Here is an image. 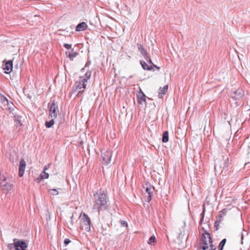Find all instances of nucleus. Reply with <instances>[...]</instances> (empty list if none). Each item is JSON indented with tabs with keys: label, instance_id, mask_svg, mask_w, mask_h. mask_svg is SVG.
Listing matches in <instances>:
<instances>
[{
	"label": "nucleus",
	"instance_id": "nucleus-1",
	"mask_svg": "<svg viewBox=\"0 0 250 250\" xmlns=\"http://www.w3.org/2000/svg\"><path fill=\"white\" fill-rule=\"evenodd\" d=\"M94 202L93 209L98 211L100 214V210L107 208V196L104 190H100L94 193Z\"/></svg>",
	"mask_w": 250,
	"mask_h": 250
},
{
	"label": "nucleus",
	"instance_id": "nucleus-2",
	"mask_svg": "<svg viewBox=\"0 0 250 250\" xmlns=\"http://www.w3.org/2000/svg\"><path fill=\"white\" fill-rule=\"evenodd\" d=\"M231 160H229L228 157L225 159L223 158L222 159H217L215 161L214 169L216 173L222 172L221 169L222 167L225 168L229 167L230 164Z\"/></svg>",
	"mask_w": 250,
	"mask_h": 250
},
{
	"label": "nucleus",
	"instance_id": "nucleus-3",
	"mask_svg": "<svg viewBox=\"0 0 250 250\" xmlns=\"http://www.w3.org/2000/svg\"><path fill=\"white\" fill-rule=\"evenodd\" d=\"M80 219L81 228L87 232L90 231L91 224L88 216L85 213H81L80 216Z\"/></svg>",
	"mask_w": 250,
	"mask_h": 250
},
{
	"label": "nucleus",
	"instance_id": "nucleus-4",
	"mask_svg": "<svg viewBox=\"0 0 250 250\" xmlns=\"http://www.w3.org/2000/svg\"><path fill=\"white\" fill-rule=\"evenodd\" d=\"M0 186L3 192H7L11 190L13 184L10 179H7L3 175L0 176Z\"/></svg>",
	"mask_w": 250,
	"mask_h": 250
},
{
	"label": "nucleus",
	"instance_id": "nucleus-5",
	"mask_svg": "<svg viewBox=\"0 0 250 250\" xmlns=\"http://www.w3.org/2000/svg\"><path fill=\"white\" fill-rule=\"evenodd\" d=\"M203 237H207L208 240H205V242L201 246L203 250H215L214 245L212 244V241L210 235L208 232H205L203 234Z\"/></svg>",
	"mask_w": 250,
	"mask_h": 250
},
{
	"label": "nucleus",
	"instance_id": "nucleus-6",
	"mask_svg": "<svg viewBox=\"0 0 250 250\" xmlns=\"http://www.w3.org/2000/svg\"><path fill=\"white\" fill-rule=\"evenodd\" d=\"M86 79H81L80 77L79 80L76 83V89L78 91V94L83 92L84 89L86 88Z\"/></svg>",
	"mask_w": 250,
	"mask_h": 250
},
{
	"label": "nucleus",
	"instance_id": "nucleus-7",
	"mask_svg": "<svg viewBox=\"0 0 250 250\" xmlns=\"http://www.w3.org/2000/svg\"><path fill=\"white\" fill-rule=\"evenodd\" d=\"M101 156L102 158V163L104 165H107L110 162L112 152L109 150H104L102 151Z\"/></svg>",
	"mask_w": 250,
	"mask_h": 250
},
{
	"label": "nucleus",
	"instance_id": "nucleus-8",
	"mask_svg": "<svg viewBox=\"0 0 250 250\" xmlns=\"http://www.w3.org/2000/svg\"><path fill=\"white\" fill-rule=\"evenodd\" d=\"M14 247L16 250H26L28 244L23 240H18L17 239H14Z\"/></svg>",
	"mask_w": 250,
	"mask_h": 250
},
{
	"label": "nucleus",
	"instance_id": "nucleus-9",
	"mask_svg": "<svg viewBox=\"0 0 250 250\" xmlns=\"http://www.w3.org/2000/svg\"><path fill=\"white\" fill-rule=\"evenodd\" d=\"M0 102L2 104L3 109L9 110H13L14 105L12 102L9 101L4 96H3Z\"/></svg>",
	"mask_w": 250,
	"mask_h": 250
},
{
	"label": "nucleus",
	"instance_id": "nucleus-10",
	"mask_svg": "<svg viewBox=\"0 0 250 250\" xmlns=\"http://www.w3.org/2000/svg\"><path fill=\"white\" fill-rule=\"evenodd\" d=\"M244 95V92L241 89H238L230 93L231 98L235 101L240 99Z\"/></svg>",
	"mask_w": 250,
	"mask_h": 250
},
{
	"label": "nucleus",
	"instance_id": "nucleus-11",
	"mask_svg": "<svg viewBox=\"0 0 250 250\" xmlns=\"http://www.w3.org/2000/svg\"><path fill=\"white\" fill-rule=\"evenodd\" d=\"M58 110V105L56 104L55 101H53L49 108V116H51L52 118H56L57 116Z\"/></svg>",
	"mask_w": 250,
	"mask_h": 250
},
{
	"label": "nucleus",
	"instance_id": "nucleus-12",
	"mask_svg": "<svg viewBox=\"0 0 250 250\" xmlns=\"http://www.w3.org/2000/svg\"><path fill=\"white\" fill-rule=\"evenodd\" d=\"M154 189V187L150 185L146 187V194H147V199L146 201L147 202H149L151 200L152 197L153 196Z\"/></svg>",
	"mask_w": 250,
	"mask_h": 250
},
{
	"label": "nucleus",
	"instance_id": "nucleus-13",
	"mask_svg": "<svg viewBox=\"0 0 250 250\" xmlns=\"http://www.w3.org/2000/svg\"><path fill=\"white\" fill-rule=\"evenodd\" d=\"M26 167V163L23 159L20 160L19 168V176L21 177L24 174L25 168Z\"/></svg>",
	"mask_w": 250,
	"mask_h": 250
},
{
	"label": "nucleus",
	"instance_id": "nucleus-14",
	"mask_svg": "<svg viewBox=\"0 0 250 250\" xmlns=\"http://www.w3.org/2000/svg\"><path fill=\"white\" fill-rule=\"evenodd\" d=\"M109 230V225L108 224H103L98 229L99 233L102 234L103 235H106Z\"/></svg>",
	"mask_w": 250,
	"mask_h": 250
},
{
	"label": "nucleus",
	"instance_id": "nucleus-15",
	"mask_svg": "<svg viewBox=\"0 0 250 250\" xmlns=\"http://www.w3.org/2000/svg\"><path fill=\"white\" fill-rule=\"evenodd\" d=\"M138 103L139 104H143V103H146V96L140 89L137 95Z\"/></svg>",
	"mask_w": 250,
	"mask_h": 250
},
{
	"label": "nucleus",
	"instance_id": "nucleus-16",
	"mask_svg": "<svg viewBox=\"0 0 250 250\" xmlns=\"http://www.w3.org/2000/svg\"><path fill=\"white\" fill-rule=\"evenodd\" d=\"M13 68V62L12 61H9L7 62L3 66V69L5 70V73L7 74L10 73Z\"/></svg>",
	"mask_w": 250,
	"mask_h": 250
},
{
	"label": "nucleus",
	"instance_id": "nucleus-17",
	"mask_svg": "<svg viewBox=\"0 0 250 250\" xmlns=\"http://www.w3.org/2000/svg\"><path fill=\"white\" fill-rule=\"evenodd\" d=\"M87 27L88 26L85 22H82L77 25L75 30L78 32L84 31L87 29Z\"/></svg>",
	"mask_w": 250,
	"mask_h": 250
},
{
	"label": "nucleus",
	"instance_id": "nucleus-18",
	"mask_svg": "<svg viewBox=\"0 0 250 250\" xmlns=\"http://www.w3.org/2000/svg\"><path fill=\"white\" fill-rule=\"evenodd\" d=\"M138 50L140 52L141 54L143 56L144 58H147L148 54L142 45L141 44H137Z\"/></svg>",
	"mask_w": 250,
	"mask_h": 250
},
{
	"label": "nucleus",
	"instance_id": "nucleus-19",
	"mask_svg": "<svg viewBox=\"0 0 250 250\" xmlns=\"http://www.w3.org/2000/svg\"><path fill=\"white\" fill-rule=\"evenodd\" d=\"M73 50L74 49H73L71 51L66 52V54L68 55V57L71 60H73L74 58H75L78 54V53L74 52Z\"/></svg>",
	"mask_w": 250,
	"mask_h": 250
},
{
	"label": "nucleus",
	"instance_id": "nucleus-20",
	"mask_svg": "<svg viewBox=\"0 0 250 250\" xmlns=\"http://www.w3.org/2000/svg\"><path fill=\"white\" fill-rule=\"evenodd\" d=\"M140 64L144 70H151L152 69V66H148V65L144 61H141Z\"/></svg>",
	"mask_w": 250,
	"mask_h": 250
},
{
	"label": "nucleus",
	"instance_id": "nucleus-21",
	"mask_svg": "<svg viewBox=\"0 0 250 250\" xmlns=\"http://www.w3.org/2000/svg\"><path fill=\"white\" fill-rule=\"evenodd\" d=\"M243 146L245 147H247V151L250 152V137H248L246 139L243 144Z\"/></svg>",
	"mask_w": 250,
	"mask_h": 250
},
{
	"label": "nucleus",
	"instance_id": "nucleus-22",
	"mask_svg": "<svg viewBox=\"0 0 250 250\" xmlns=\"http://www.w3.org/2000/svg\"><path fill=\"white\" fill-rule=\"evenodd\" d=\"M49 177L48 173H46L45 171H43L40 175V177L37 178V180L38 181H40L41 180L47 179Z\"/></svg>",
	"mask_w": 250,
	"mask_h": 250
},
{
	"label": "nucleus",
	"instance_id": "nucleus-23",
	"mask_svg": "<svg viewBox=\"0 0 250 250\" xmlns=\"http://www.w3.org/2000/svg\"><path fill=\"white\" fill-rule=\"evenodd\" d=\"M168 141V132L167 131H164L163 133L162 141L167 143Z\"/></svg>",
	"mask_w": 250,
	"mask_h": 250
},
{
	"label": "nucleus",
	"instance_id": "nucleus-24",
	"mask_svg": "<svg viewBox=\"0 0 250 250\" xmlns=\"http://www.w3.org/2000/svg\"><path fill=\"white\" fill-rule=\"evenodd\" d=\"M168 89V85H166L163 88L160 87L159 89V95L165 94Z\"/></svg>",
	"mask_w": 250,
	"mask_h": 250
},
{
	"label": "nucleus",
	"instance_id": "nucleus-25",
	"mask_svg": "<svg viewBox=\"0 0 250 250\" xmlns=\"http://www.w3.org/2000/svg\"><path fill=\"white\" fill-rule=\"evenodd\" d=\"M14 120H15V122L17 123L16 125L17 127L21 126L22 125V123L21 122L20 117H19L18 116H15Z\"/></svg>",
	"mask_w": 250,
	"mask_h": 250
},
{
	"label": "nucleus",
	"instance_id": "nucleus-26",
	"mask_svg": "<svg viewBox=\"0 0 250 250\" xmlns=\"http://www.w3.org/2000/svg\"><path fill=\"white\" fill-rule=\"evenodd\" d=\"M54 118H52L50 121H46L45 124V126L47 128L51 127L54 124Z\"/></svg>",
	"mask_w": 250,
	"mask_h": 250
},
{
	"label": "nucleus",
	"instance_id": "nucleus-27",
	"mask_svg": "<svg viewBox=\"0 0 250 250\" xmlns=\"http://www.w3.org/2000/svg\"><path fill=\"white\" fill-rule=\"evenodd\" d=\"M156 242V238L154 236H151L148 241V244L151 245H154Z\"/></svg>",
	"mask_w": 250,
	"mask_h": 250
},
{
	"label": "nucleus",
	"instance_id": "nucleus-28",
	"mask_svg": "<svg viewBox=\"0 0 250 250\" xmlns=\"http://www.w3.org/2000/svg\"><path fill=\"white\" fill-rule=\"evenodd\" d=\"M226 243V239H223L219 245V250H222Z\"/></svg>",
	"mask_w": 250,
	"mask_h": 250
},
{
	"label": "nucleus",
	"instance_id": "nucleus-29",
	"mask_svg": "<svg viewBox=\"0 0 250 250\" xmlns=\"http://www.w3.org/2000/svg\"><path fill=\"white\" fill-rule=\"evenodd\" d=\"M91 73L90 71H87L86 72L84 77H81V79H86V82H87V80L90 78Z\"/></svg>",
	"mask_w": 250,
	"mask_h": 250
},
{
	"label": "nucleus",
	"instance_id": "nucleus-30",
	"mask_svg": "<svg viewBox=\"0 0 250 250\" xmlns=\"http://www.w3.org/2000/svg\"><path fill=\"white\" fill-rule=\"evenodd\" d=\"M49 192L53 195H57L59 194V192L55 188L50 189Z\"/></svg>",
	"mask_w": 250,
	"mask_h": 250
},
{
	"label": "nucleus",
	"instance_id": "nucleus-31",
	"mask_svg": "<svg viewBox=\"0 0 250 250\" xmlns=\"http://www.w3.org/2000/svg\"><path fill=\"white\" fill-rule=\"evenodd\" d=\"M224 216L222 215L221 213H219L218 214L217 217V220L216 221H219V222L221 223V222L222 221V218Z\"/></svg>",
	"mask_w": 250,
	"mask_h": 250
},
{
	"label": "nucleus",
	"instance_id": "nucleus-32",
	"mask_svg": "<svg viewBox=\"0 0 250 250\" xmlns=\"http://www.w3.org/2000/svg\"><path fill=\"white\" fill-rule=\"evenodd\" d=\"M228 209L227 208H224L221 211H220L219 213H221L222 215L225 216L226 215V213L228 211Z\"/></svg>",
	"mask_w": 250,
	"mask_h": 250
},
{
	"label": "nucleus",
	"instance_id": "nucleus-33",
	"mask_svg": "<svg viewBox=\"0 0 250 250\" xmlns=\"http://www.w3.org/2000/svg\"><path fill=\"white\" fill-rule=\"evenodd\" d=\"M63 46L67 49H70L71 48L72 44H68V43H64L63 45Z\"/></svg>",
	"mask_w": 250,
	"mask_h": 250
},
{
	"label": "nucleus",
	"instance_id": "nucleus-34",
	"mask_svg": "<svg viewBox=\"0 0 250 250\" xmlns=\"http://www.w3.org/2000/svg\"><path fill=\"white\" fill-rule=\"evenodd\" d=\"M220 222H219V221H216L214 223V228H216V230L218 229V227L220 225Z\"/></svg>",
	"mask_w": 250,
	"mask_h": 250
},
{
	"label": "nucleus",
	"instance_id": "nucleus-35",
	"mask_svg": "<svg viewBox=\"0 0 250 250\" xmlns=\"http://www.w3.org/2000/svg\"><path fill=\"white\" fill-rule=\"evenodd\" d=\"M205 206L204 205H203V210L202 213H201L202 218H201L200 221H202L203 220L204 215H205Z\"/></svg>",
	"mask_w": 250,
	"mask_h": 250
},
{
	"label": "nucleus",
	"instance_id": "nucleus-36",
	"mask_svg": "<svg viewBox=\"0 0 250 250\" xmlns=\"http://www.w3.org/2000/svg\"><path fill=\"white\" fill-rule=\"evenodd\" d=\"M145 59L146 60V61L148 62L149 63L151 64L152 65L153 64L151 61V59H150V57L148 55H147V58Z\"/></svg>",
	"mask_w": 250,
	"mask_h": 250
},
{
	"label": "nucleus",
	"instance_id": "nucleus-37",
	"mask_svg": "<svg viewBox=\"0 0 250 250\" xmlns=\"http://www.w3.org/2000/svg\"><path fill=\"white\" fill-rule=\"evenodd\" d=\"M121 225L124 227H126L127 226V224L126 222L124 221H122L121 222Z\"/></svg>",
	"mask_w": 250,
	"mask_h": 250
},
{
	"label": "nucleus",
	"instance_id": "nucleus-38",
	"mask_svg": "<svg viewBox=\"0 0 250 250\" xmlns=\"http://www.w3.org/2000/svg\"><path fill=\"white\" fill-rule=\"evenodd\" d=\"M50 165L51 164H49L48 165L45 166L43 168V171H45L46 170H47L49 168Z\"/></svg>",
	"mask_w": 250,
	"mask_h": 250
},
{
	"label": "nucleus",
	"instance_id": "nucleus-39",
	"mask_svg": "<svg viewBox=\"0 0 250 250\" xmlns=\"http://www.w3.org/2000/svg\"><path fill=\"white\" fill-rule=\"evenodd\" d=\"M70 242V240L69 239H65L64 243L65 245H68Z\"/></svg>",
	"mask_w": 250,
	"mask_h": 250
},
{
	"label": "nucleus",
	"instance_id": "nucleus-40",
	"mask_svg": "<svg viewBox=\"0 0 250 250\" xmlns=\"http://www.w3.org/2000/svg\"><path fill=\"white\" fill-rule=\"evenodd\" d=\"M73 215H72L71 217H70V223H71V226H73Z\"/></svg>",
	"mask_w": 250,
	"mask_h": 250
},
{
	"label": "nucleus",
	"instance_id": "nucleus-41",
	"mask_svg": "<svg viewBox=\"0 0 250 250\" xmlns=\"http://www.w3.org/2000/svg\"><path fill=\"white\" fill-rule=\"evenodd\" d=\"M208 240V238H207V237L206 236V237H203L202 236V243L203 242H205V240Z\"/></svg>",
	"mask_w": 250,
	"mask_h": 250
},
{
	"label": "nucleus",
	"instance_id": "nucleus-42",
	"mask_svg": "<svg viewBox=\"0 0 250 250\" xmlns=\"http://www.w3.org/2000/svg\"><path fill=\"white\" fill-rule=\"evenodd\" d=\"M153 66L156 68L157 70H159L160 69V67L157 66V65H156L155 64H152Z\"/></svg>",
	"mask_w": 250,
	"mask_h": 250
},
{
	"label": "nucleus",
	"instance_id": "nucleus-43",
	"mask_svg": "<svg viewBox=\"0 0 250 250\" xmlns=\"http://www.w3.org/2000/svg\"><path fill=\"white\" fill-rule=\"evenodd\" d=\"M243 239V235L242 234L241 235V240H242Z\"/></svg>",
	"mask_w": 250,
	"mask_h": 250
}]
</instances>
